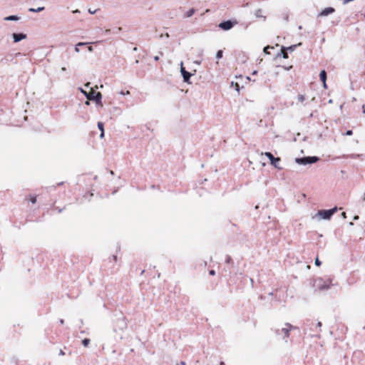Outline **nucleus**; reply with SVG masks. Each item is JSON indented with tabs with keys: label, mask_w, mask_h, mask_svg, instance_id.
<instances>
[{
	"label": "nucleus",
	"mask_w": 365,
	"mask_h": 365,
	"mask_svg": "<svg viewBox=\"0 0 365 365\" xmlns=\"http://www.w3.org/2000/svg\"><path fill=\"white\" fill-rule=\"evenodd\" d=\"M336 207L330 210H320L316 214L312 216V219L317 222L322 220H329L332 215L336 212Z\"/></svg>",
	"instance_id": "1"
},
{
	"label": "nucleus",
	"mask_w": 365,
	"mask_h": 365,
	"mask_svg": "<svg viewBox=\"0 0 365 365\" xmlns=\"http://www.w3.org/2000/svg\"><path fill=\"white\" fill-rule=\"evenodd\" d=\"M85 96L88 100L94 101L96 104L102 106L101 98L102 95L100 92H96L92 88L88 93H85Z\"/></svg>",
	"instance_id": "2"
},
{
	"label": "nucleus",
	"mask_w": 365,
	"mask_h": 365,
	"mask_svg": "<svg viewBox=\"0 0 365 365\" xmlns=\"http://www.w3.org/2000/svg\"><path fill=\"white\" fill-rule=\"evenodd\" d=\"M127 328V322L123 317L118 318L115 322L113 331L118 333V331H123Z\"/></svg>",
	"instance_id": "3"
},
{
	"label": "nucleus",
	"mask_w": 365,
	"mask_h": 365,
	"mask_svg": "<svg viewBox=\"0 0 365 365\" xmlns=\"http://www.w3.org/2000/svg\"><path fill=\"white\" fill-rule=\"evenodd\" d=\"M319 160V158L316 156L297 158L295 159V163L299 165H306L307 164H312L317 163Z\"/></svg>",
	"instance_id": "4"
},
{
	"label": "nucleus",
	"mask_w": 365,
	"mask_h": 365,
	"mask_svg": "<svg viewBox=\"0 0 365 365\" xmlns=\"http://www.w3.org/2000/svg\"><path fill=\"white\" fill-rule=\"evenodd\" d=\"M264 155H266L270 160V163L276 168L281 170L282 168L280 166L281 159L280 158H275L271 153L266 152L264 153Z\"/></svg>",
	"instance_id": "5"
},
{
	"label": "nucleus",
	"mask_w": 365,
	"mask_h": 365,
	"mask_svg": "<svg viewBox=\"0 0 365 365\" xmlns=\"http://www.w3.org/2000/svg\"><path fill=\"white\" fill-rule=\"evenodd\" d=\"M180 73L183 77V81L185 83H190V78L192 76V73L187 71L185 68L183 67V63H180Z\"/></svg>",
	"instance_id": "6"
},
{
	"label": "nucleus",
	"mask_w": 365,
	"mask_h": 365,
	"mask_svg": "<svg viewBox=\"0 0 365 365\" xmlns=\"http://www.w3.org/2000/svg\"><path fill=\"white\" fill-rule=\"evenodd\" d=\"M233 26H234V23L229 20V21L221 22L218 26L225 31H228V30L231 29L233 27Z\"/></svg>",
	"instance_id": "7"
},
{
	"label": "nucleus",
	"mask_w": 365,
	"mask_h": 365,
	"mask_svg": "<svg viewBox=\"0 0 365 365\" xmlns=\"http://www.w3.org/2000/svg\"><path fill=\"white\" fill-rule=\"evenodd\" d=\"M334 12V9L332 8V7H327V8H325L324 9H323L319 14V16H328L329 14H331L332 13Z\"/></svg>",
	"instance_id": "8"
},
{
	"label": "nucleus",
	"mask_w": 365,
	"mask_h": 365,
	"mask_svg": "<svg viewBox=\"0 0 365 365\" xmlns=\"http://www.w3.org/2000/svg\"><path fill=\"white\" fill-rule=\"evenodd\" d=\"M12 36L15 43L19 42L20 41L26 38V35L24 34H13Z\"/></svg>",
	"instance_id": "9"
},
{
	"label": "nucleus",
	"mask_w": 365,
	"mask_h": 365,
	"mask_svg": "<svg viewBox=\"0 0 365 365\" xmlns=\"http://www.w3.org/2000/svg\"><path fill=\"white\" fill-rule=\"evenodd\" d=\"M320 80L323 82L324 87H327L326 80H327V73L324 70L322 71L319 74Z\"/></svg>",
	"instance_id": "10"
},
{
	"label": "nucleus",
	"mask_w": 365,
	"mask_h": 365,
	"mask_svg": "<svg viewBox=\"0 0 365 365\" xmlns=\"http://www.w3.org/2000/svg\"><path fill=\"white\" fill-rule=\"evenodd\" d=\"M293 327L290 324H286L285 327L282 329V331L284 333L285 336H288L289 331Z\"/></svg>",
	"instance_id": "11"
},
{
	"label": "nucleus",
	"mask_w": 365,
	"mask_h": 365,
	"mask_svg": "<svg viewBox=\"0 0 365 365\" xmlns=\"http://www.w3.org/2000/svg\"><path fill=\"white\" fill-rule=\"evenodd\" d=\"M19 19V18L17 16H14V15L9 16H6L4 18L5 21H17Z\"/></svg>",
	"instance_id": "12"
},
{
	"label": "nucleus",
	"mask_w": 365,
	"mask_h": 365,
	"mask_svg": "<svg viewBox=\"0 0 365 365\" xmlns=\"http://www.w3.org/2000/svg\"><path fill=\"white\" fill-rule=\"evenodd\" d=\"M302 43H299L298 44H296V45H292L291 46H289V47H285V49L286 51H289L290 52H292L295 50V48L298 46H300Z\"/></svg>",
	"instance_id": "13"
},
{
	"label": "nucleus",
	"mask_w": 365,
	"mask_h": 365,
	"mask_svg": "<svg viewBox=\"0 0 365 365\" xmlns=\"http://www.w3.org/2000/svg\"><path fill=\"white\" fill-rule=\"evenodd\" d=\"M255 15L257 18H264L265 19V17L262 15V11L261 9H257L255 13Z\"/></svg>",
	"instance_id": "14"
},
{
	"label": "nucleus",
	"mask_w": 365,
	"mask_h": 365,
	"mask_svg": "<svg viewBox=\"0 0 365 365\" xmlns=\"http://www.w3.org/2000/svg\"><path fill=\"white\" fill-rule=\"evenodd\" d=\"M43 9H44V7L42 6V7H38L37 9L30 8L29 9V11L30 12H40V11H43Z\"/></svg>",
	"instance_id": "15"
},
{
	"label": "nucleus",
	"mask_w": 365,
	"mask_h": 365,
	"mask_svg": "<svg viewBox=\"0 0 365 365\" xmlns=\"http://www.w3.org/2000/svg\"><path fill=\"white\" fill-rule=\"evenodd\" d=\"M281 53H282V57L284 58H288V55H287V51L285 49V47L284 46H282V48H281Z\"/></svg>",
	"instance_id": "16"
},
{
	"label": "nucleus",
	"mask_w": 365,
	"mask_h": 365,
	"mask_svg": "<svg viewBox=\"0 0 365 365\" xmlns=\"http://www.w3.org/2000/svg\"><path fill=\"white\" fill-rule=\"evenodd\" d=\"M90 343V339H84L83 341H82V344L84 346H88V344Z\"/></svg>",
	"instance_id": "17"
},
{
	"label": "nucleus",
	"mask_w": 365,
	"mask_h": 365,
	"mask_svg": "<svg viewBox=\"0 0 365 365\" xmlns=\"http://www.w3.org/2000/svg\"><path fill=\"white\" fill-rule=\"evenodd\" d=\"M194 12H195V10H194L193 9H192L189 10V11L187 12L186 16H187V17H190V16H192V15H193V14H194Z\"/></svg>",
	"instance_id": "18"
},
{
	"label": "nucleus",
	"mask_w": 365,
	"mask_h": 365,
	"mask_svg": "<svg viewBox=\"0 0 365 365\" xmlns=\"http://www.w3.org/2000/svg\"><path fill=\"white\" fill-rule=\"evenodd\" d=\"M222 57V51L219 50L216 53V58L220 59Z\"/></svg>",
	"instance_id": "19"
},
{
	"label": "nucleus",
	"mask_w": 365,
	"mask_h": 365,
	"mask_svg": "<svg viewBox=\"0 0 365 365\" xmlns=\"http://www.w3.org/2000/svg\"><path fill=\"white\" fill-rule=\"evenodd\" d=\"M103 127H104V125L102 122L98 123V128H99V130H101V131H104Z\"/></svg>",
	"instance_id": "20"
},
{
	"label": "nucleus",
	"mask_w": 365,
	"mask_h": 365,
	"mask_svg": "<svg viewBox=\"0 0 365 365\" xmlns=\"http://www.w3.org/2000/svg\"><path fill=\"white\" fill-rule=\"evenodd\" d=\"M297 99L299 102H303L305 100V97L303 95H299Z\"/></svg>",
	"instance_id": "21"
},
{
	"label": "nucleus",
	"mask_w": 365,
	"mask_h": 365,
	"mask_svg": "<svg viewBox=\"0 0 365 365\" xmlns=\"http://www.w3.org/2000/svg\"><path fill=\"white\" fill-rule=\"evenodd\" d=\"M270 48H273V47H272V46H267V47H265V48H264V53H269V52H268V49H270Z\"/></svg>",
	"instance_id": "22"
},
{
	"label": "nucleus",
	"mask_w": 365,
	"mask_h": 365,
	"mask_svg": "<svg viewBox=\"0 0 365 365\" xmlns=\"http://www.w3.org/2000/svg\"><path fill=\"white\" fill-rule=\"evenodd\" d=\"M30 200H31V203L34 204L36 202V197L34 196H32V197H31Z\"/></svg>",
	"instance_id": "23"
},
{
	"label": "nucleus",
	"mask_w": 365,
	"mask_h": 365,
	"mask_svg": "<svg viewBox=\"0 0 365 365\" xmlns=\"http://www.w3.org/2000/svg\"><path fill=\"white\" fill-rule=\"evenodd\" d=\"M320 289H325L329 288L328 285H319Z\"/></svg>",
	"instance_id": "24"
},
{
	"label": "nucleus",
	"mask_w": 365,
	"mask_h": 365,
	"mask_svg": "<svg viewBox=\"0 0 365 365\" xmlns=\"http://www.w3.org/2000/svg\"><path fill=\"white\" fill-rule=\"evenodd\" d=\"M86 44H88V43L79 42L76 45H77V46H85Z\"/></svg>",
	"instance_id": "25"
},
{
	"label": "nucleus",
	"mask_w": 365,
	"mask_h": 365,
	"mask_svg": "<svg viewBox=\"0 0 365 365\" xmlns=\"http://www.w3.org/2000/svg\"><path fill=\"white\" fill-rule=\"evenodd\" d=\"M315 264H316L317 266H319V265L321 264V262L319 260V259H318V258H317V259H315Z\"/></svg>",
	"instance_id": "26"
},
{
	"label": "nucleus",
	"mask_w": 365,
	"mask_h": 365,
	"mask_svg": "<svg viewBox=\"0 0 365 365\" xmlns=\"http://www.w3.org/2000/svg\"><path fill=\"white\" fill-rule=\"evenodd\" d=\"M120 93L121 95H125V94L128 95V94H130V91H127L126 92L120 91Z\"/></svg>",
	"instance_id": "27"
},
{
	"label": "nucleus",
	"mask_w": 365,
	"mask_h": 365,
	"mask_svg": "<svg viewBox=\"0 0 365 365\" xmlns=\"http://www.w3.org/2000/svg\"><path fill=\"white\" fill-rule=\"evenodd\" d=\"M352 133H352V130H347V131L346 132V135H352Z\"/></svg>",
	"instance_id": "28"
},
{
	"label": "nucleus",
	"mask_w": 365,
	"mask_h": 365,
	"mask_svg": "<svg viewBox=\"0 0 365 365\" xmlns=\"http://www.w3.org/2000/svg\"><path fill=\"white\" fill-rule=\"evenodd\" d=\"M209 273H210V275H215V270H210Z\"/></svg>",
	"instance_id": "29"
},
{
	"label": "nucleus",
	"mask_w": 365,
	"mask_h": 365,
	"mask_svg": "<svg viewBox=\"0 0 365 365\" xmlns=\"http://www.w3.org/2000/svg\"><path fill=\"white\" fill-rule=\"evenodd\" d=\"M88 12H89L90 14H95V13H96V10L93 11V10H91V9H89V10H88Z\"/></svg>",
	"instance_id": "30"
},
{
	"label": "nucleus",
	"mask_w": 365,
	"mask_h": 365,
	"mask_svg": "<svg viewBox=\"0 0 365 365\" xmlns=\"http://www.w3.org/2000/svg\"><path fill=\"white\" fill-rule=\"evenodd\" d=\"M75 51L76 53H78L80 51L79 48H78V46H77V45L76 46V48H75Z\"/></svg>",
	"instance_id": "31"
},
{
	"label": "nucleus",
	"mask_w": 365,
	"mask_h": 365,
	"mask_svg": "<svg viewBox=\"0 0 365 365\" xmlns=\"http://www.w3.org/2000/svg\"><path fill=\"white\" fill-rule=\"evenodd\" d=\"M235 89L236 91H239V85L237 83H235Z\"/></svg>",
	"instance_id": "32"
},
{
	"label": "nucleus",
	"mask_w": 365,
	"mask_h": 365,
	"mask_svg": "<svg viewBox=\"0 0 365 365\" xmlns=\"http://www.w3.org/2000/svg\"><path fill=\"white\" fill-rule=\"evenodd\" d=\"M88 51L92 52L93 51V47L92 46H88Z\"/></svg>",
	"instance_id": "33"
},
{
	"label": "nucleus",
	"mask_w": 365,
	"mask_h": 365,
	"mask_svg": "<svg viewBox=\"0 0 365 365\" xmlns=\"http://www.w3.org/2000/svg\"><path fill=\"white\" fill-rule=\"evenodd\" d=\"M103 136H104V131H101L100 138H103Z\"/></svg>",
	"instance_id": "34"
},
{
	"label": "nucleus",
	"mask_w": 365,
	"mask_h": 365,
	"mask_svg": "<svg viewBox=\"0 0 365 365\" xmlns=\"http://www.w3.org/2000/svg\"><path fill=\"white\" fill-rule=\"evenodd\" d=\"M341 216H342L344 218H346V212H343L341 213Z\"/></svg>",
	"instance_id": "35"
},
{
	"label": "nucleus",
	"mask_w": 365,
	"mask_h": 365,
	"mask_svg": "<svg viewBox=\"0 0 365 365\" xmlns=\"http://www.w3.org/2000/svg\"><path fill=\"white\" fill-rule=\"evenodd\" d=\"M292 66H289V67H284V69H286V70L289 71V69H291V68H292Z\"/></svg>",
	"instance_id": "36"
},
{
	"label": "nucleus",
	"mask_w": 365,
	"mask_h": 365,
	"mask_svg": "<svg viewBox=\"0 0 365 365\" xmlns=\"http://www.w3.org/2000/svg\"><path fill=\"white\" fill-rule=\"evenodd\" d=\"M317 327L319 328L322 327V323L320 322L317 323Z\"/></svg>",
	"instance_id": "37"
},
{
	"label": "nucleus",
	"mask_w": 365,
	"mask_h": 365,
	"mask_svg": "<svg viewBox=\"0 0 365 365\" xmlns=\"http://www.w3.org/2000/svg\"><path fill=\"white\" fill-rule=\"evenodd\" d=\"M154 59H155V61H158L159 60V57L158 56H156L154 57Z\"/></svg>",
	"instance_id": "38"
},
{
	"label": "nucleus",
	"mask_w": 365,
	"mask_h": 365,
	"mask_svg": "<svg viewBox=\"0 0 365 365\" xmlns=\"http://www.w3.org/2000/svg\"><path fill=\"white\" fill-rule=\"evenodd\" d=\"M81 91L85 95V93H87L86 91H85L84 90H83L82 88H80Z\"/></svg>",
	"instance_id": "39"
},
{
	"label": "nucleus",
	"mask_w": 365,
	"mask_h": 365,
	"mask_svg": "<svg viewBox=\"0 0 365 365\" xmlns=\"http://www.w3.org/2000/svg\"><path fill=\"white\" fill-rule=\"evenodd\" d=\"M359 219V216L358 215H356L354 217V220H356Z\"/></svg>",
	"instance_id": "40"
},
{
	"label": "nucleus",
	"mask_w": 365,
	"mask_h": 365,
	"mask_svg": "<svg viewBox=\"0 0 365 365\" xmlns=\"http://www.w3.org/2000/svg\"><path fill=\"white\" fill-rule=\"evenodd\" d=\"M59 354L63 356L64 355V352L62 350H61Z\"/></svg>",
	"instance_id": "41"
},
{
	"label": "nucleus",
	"mask_w": 365,
	"mask_h": 365,
	"mask_svg": "<svg viewBox=\"0 0 365 365\" xmlns=\"http://www.w3.org/2000/svg\"><path fill=\"white\" fill-rule=\"evenodd\" d=\"M66 68L65 67H62V68H61V71H66Z\"/></svg>",
	"instance_id": "42"
},
{
	"label": "nucleus",
	"mask_w": 365,
	"mask_h": 365,
	"mask_svg": "<svg viewBox=\"0 0 365 365\" xmlns=\"http://www.w3.org/2000/svg\"><path fill=\"white\" fill-rule=\"evenodd\" d=\"M60 323H61V324H63V323H64V320H63V319H61V320H60Z\"/></svg>",
	"instance_id": "43"
},
{
	"label": "nucleus",
	"mask_w": 365,
	"mask_h": 365,
	"mask_svg": "<svg viewBox=\"0 0 365 365\" xmlns=\"http://www.w3.org/2000/svg\"><path fill=\"white\" fill-rule=\"evenodd\" d=\"M79 12V11L78 9L73 11V13H76V14H78Z\"/></svg>",
	"instance_id": "44"
},
{
	"label": "nucleus",
	"mask_w": 365,
	"mask_h": 365,
	"mask_svg": "<svg viewBox=\"0 0 365 365\" xmlns=\"http://www.w3.org/2000/svg\"><path fill=\"white\" fill-rule=\"evenodd\" d=\"M110 29H106V33H107V34L110 33Z\"/></svg>",
	"instance_id": "45"
},
{
	"label": "nucleus",
	"mask_w": 365,
	"mask_h": 365,
	"mask_svg": "<svg viewBox=\"0 0 365 365\" xmlns=\"http://www.w3.org/2000/svg\"><path fill=\"white\" fill-rule=\"evenodd\" d=\"M89 85H90V83H87L85 85V86H86V87H89Z\"/></svg>",
	"instance_id": "46"
},
{
	"label": "nucleus",
	"mask_w": 365,
	"mask_h": 365,
	"mask_svg": "<svg viewBox=\"0 0 365 365\" xmlns=\"http://www.w3.org/2000/svg\"><path fill=\"white\" fill-rule=\"evenodd\" d=\"M230 257H229L227 259V262L228 263V262H230Z\"/></svg>",
	"instance_id": "47"
},
{
	"label": "nucleus",
	"mask_w": 365,
	"mask_h": 365,
	"mask_svg": "<svg viewBox=\"0 0 365 365\" xmlns=\"http://www.w3.org/2000/svg\"><path fill=\"white\" fill-rule=\"evenodd\" d=\"M165 37L168 38L169 37V34L168 33H166L165 35Z\"/></svg>",
	"instance_id": "48"
},
{
	"label": "nucleus",
	"mask_w": 365,
	"mask_h": 365,
	"mask_svg": "<svg viewBox=\"0 0 365 365\" xmlns=\"http://www.w3.org/2000/svg\"><path fill=\"white\" fill-rule=\"evenodd\" d=\"M121 27L118 28L117 31H121Z\"/></svg>",
	"instance_id": "49"
},
{
	"label": "nucleus",
	"mask_w": 365,
	"mask_h": 365,
	"mask_svg": "<svg viewBox=\"0 0 365 365\" xmlns=\"http://www.w3.org/2000/svg\"><path fill=\"white\" fill-rule=\"evenodd\" d=\"M363 113L365 114V108L363 106Z\"/></svg>",
	"instance_id": "50"
},
{
	"label": "nucleus",
	"mask_w": 365,
	"mask_h": 365,
	"mask_svg": "<svg viewBox=\"0 0 365 365\" xmlns=\"http://www.w3.org/2000/svg\"><path fill=\"white\" fill-rule=\"evenodd\" d=\"M86 105H89V101H87L86 102Z\"/></svg>",
	"instance_id": "51"
},
{
	"label": "nucleus",
	"mask_w": 365,
	"mask_h": 365,
	"mask_svg": "<svg viewBox=\"0 0 365 365\" xmlns=\"http://www.w3.org/2000/svg\"><path fill=\"white\" fill-rule=\"evenodd\" d=\"M185 363L184 361L181 362V365H185Z\"/></svg>",
	"instance_id": "52"
},
{
	"label": "nucleus",
	"mask_w": 365,
	"mask_h": 365,
	"mask_svg": "<svg viewBox=\"0 0 365 365\" xmlns=\"http://www.w3.org/2000/svg\"><path fill=\"white\" fill-rule=\"evenodd\" d=\"M220 365H225V363L223 361L220 362Z\"/></svg>",
	"instance_id": "53"
},
{
	"label": "nucleus",
	"mask_w": 365,
	"mask_h": 365,
	"mask_svg": "<svg viewBox=\"0 0 365 365\" xmlns=\"http://www.w3.org/2000/svg\"><path fill=\"white\" fill-rule=\"evenodd\" d=\"M252 282H253V279H250V283H252Z\"/></svg>",
	"instance_id": "54"
},
{
	"label": "nucleus",
	"mask_w": 365,
	"mask_h": 365,
	"mask_svg": "<svg viewBox=\"0 0 365 365\" xmlns=\"http://www.w3.org/2000/svg\"><path fill=\"white\" fill-rule=\"evenodd\" d=\"M133 51H137V48H136V47H135V48H133Z\"/></svg>",
	"instance_id": "55"
}]
</instances>
